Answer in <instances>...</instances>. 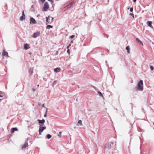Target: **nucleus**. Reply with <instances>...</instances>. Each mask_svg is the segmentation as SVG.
Listing matches in <instances>:
<instances>
[{"instance_id":"1","label":"nucleus","mask_w":154,"mask_h":154,"mask_svg":"<svg viewBox=\"0 0 154 154\" xmlns=\"http://www.w3.org/2000/svg\"><path fill=\"white\" fill-rule=\"evenodd\" d=\"M137 88V89L140 91H142L143 90V82L142 80H140L138 82Z\"/></svg>"},{"instance_id":"2","label":"nucleus","mask_w":154,"mask_h":154,"mask_svg":"<svg viewBox=\"0 0 154 154\" xmlns=\"http://www.w3.org/2000/svg\"><path fill=\"white\" fill-rule=\"evenodd\" d=\"M113 143L112 142L108 143L106 144V148L108 150L111 149L113 147Z\"/></svg>"},{"instance_id":"3","label":"nucleus","mask_w":154,"mask_h":154,"mask_svg":"<svg viewBox=\"0 0 154 154\" xmlns=\"http://www.w3.org/2000/svg\"><path fill=\"white\" fill-rule=\"evenodd\" d=\"M46 128V127L45 126H42L41 125H39V135H40L42 132Z\"/></svg>"},{"instance_id":"4","label":"nucleus","mask_w":154,"mask_h":154,"mask_svg":"<svg viewBox=\"0 0 154 154\" xmlns=\"http://www.w3.org/2000/svg\"><path fill=\"white\" fill-rule=\"evenodd\" d=\"M49 8V5L47 2L45 3L44 8L42 11H46Z\"/></svg>"},{"instance_id":"5","label":"nucleus","mask_w":154,"mask_h":154,"mask_svg":"<svg viewBox=\"0 0 154 154\" xmlns=\"http://www.w3.org/2000/svg\"><path fill=\"white\" fill-rule=\"evenodd\" d=\"M40 32L39 31H37L33 33L32 37L34 38H35L40 35Z\"/></svg>"},{"instance_id":"6","label":"nucleus","mask_w":154,"mask_h":154,"mask_svg":"<svg viewBox=\"0 0 154 154\" xmlns=\"http://www.w3.org/2000/svg\"><path fill=\"white\" fill-rule=\"evenodd\" d=\"M30 22L31 24H35L36 22L35 20L32 17H31L30 19Z\"/></svg>"},{"instance_id":"7","label":"nucleus","mask_w":154,"mask_h":154,"mask_svg":"<svg viewBox=\"0 0 154 154\" xmlns=\"http://www.w3.org/2000/svg\"><path fill=\"white\" fill-rule=\"evenodd\" d=\"M146 24L147 25L151 28H152L153 27L152 25V22L150 21H148L146 22Z\"/></svg>"},{"instance_id":"8","label":"nucleus","mask_w":154,"mask_h":154,"mask_svg":"<svg viewBox=\"0 0 154 154\" xmlns=\"http://www.w3.org/2000/svg\"><path fill=\"white\" fill-rule=\"evenodd\" d=\"M24 49L25 50H27L29 49L30 48L29 45L27 44H26L24 45Z\"/></svg>"},{"instance_id":"9","label":"nucleus","mask_w":154,"mask_h":154,"mask_svg":"<svg viewBox=\"0 0 154 154\" xmlns=\"http://www.w3.org/2000/svg\"><path fill=\"white\" fill-rule=\"evenodd\" d=\"M28 146V144L26 142L23 145H22V149H23L25 148Z\"/></svg>"},{"instance_id":"10","label":"nucleus","mask_w":154,"mask_h":154,"mask_svg":"<svg viewBox=\"0 0 154 154\" xmlns=\"http://www.w3.org/2000/svg\"><path fill=\"white\" fill-rule=\"evenodd\" d=\"M38 121L39 124H44L45 122V120L44 119H42V120L38 119Z\"/></svg>"},{"instance_id":"11","label":"nucleus","mask_w":154,"mask_h":154,"mask_svg":"<svg viewBox=\"0 0 154 154\" xmlns=\"http://www.w3.org/2000/svg\"><path fill=\"white\" fill-rule=\"evenodd\" d=\"M60 68H57L54 69V71L56 72L57 73L60 72Z\"/></svg>"},{"instance_id":"12","label":"nucleus","mask_w":154,"mask_h":154,"mask_svg":"<svg viewBox=\"0 0 154 154\" xmlns=\"http://www.w3.org/2000/svg\"><path fill=\"white\" fill-rule=\"evenodd\" d=\"M78 126H81L82 125V121L81 120H79L77 124Z\"/></svg>"},{"instance_id":"13","label":"nucleus","mask_w":154,"mask_h":154,"mask_svg":"<svg viewBox=\"0 0 154 154\" xmlns=\"http://www.w3.org/2000/svg\"><path fill=\"white\" fill-rule=\"evenodd\" d=\"M17 129L16 128H13L11 129V133H13L14 132V131H17Z\"/></svg>"},{"instance_id":"14","label":"nucleus","mask_w":154,"mask_h":154,"mask_svg":"<svg viewBox=\"0 0 154 154\" xmlns=\"http://www.w3.org/2000/svg\"><path fill=\"white\" fill-rule=\"evenodd\" d=\"M2 55L3 56H4L6 57L8 56V53L6 51H5L4 50L3 51V52L2 53Z\"/></svg>"},{"instance_id":"15","label":"nucleus","mask_w":154,"mask_h":154,"mask_svg":"<svg viewBox=\"0 0 154 154\" xmlns=\"http://www.w3.org/2000/svg\"><path fill=\"white\" fill-rule=\"evenodd\" d=\"M50 17L49 16H48V17H46V22L47 23H49L50 22Z\"/></svg>"},{"instance_id":"16","label":"nucleus","mask_w":154,"mask_h":154,"mask_svg":"<svg viewBox=\"0 0 154 154\" xmlns=\"http://www.w3.org/2000/svg\"><path fill=\"white\" fill-rule=\"evenodd\" d=\"M126 49L127 50V52L128 54L130 53V48L129 46H127L126 48Z\"/></svg>"},{"instance_id":"17","label":"nucleus","mask_w":154,"mask_h":154,"mask_svg":"<svg viewBox=\"0 0 154 154\" xmlns=\"http://www.w3.org/2000/svg\"><path fill=\"white\" fill-rule=\"evenodd\" d=\"M136 41L137 42H138L140 43V44L142 45V46H143V44L142 42L140 41L138 38H137L136 39Z\"/></svg>"},{"instance_id":"18","label":"nucleus","mask_w":154,"mask_h":154,"mask_svg":"<svg viewBox=\"0 0 154 154\" xmlns=\"http://www.w3.org/2000/svg\"><path fill=\"white\" fill-rule=\"evenodd\" d=\"M25 18V16H21L20 17V20L21 21L23 20Z\"/></svg>"},{"instance_id":"19","label":"nucleus","mask_w":154,"mask_h":154,"mask_svg":"<svg viewBox=\"0 0 154 154\" xmlns=\"http://www.w3.org/2000/svg\"><path fill=\"white\" fill-rule=\"evenodd\" d=\"M53 27V26L50 25H48L46 26V28L48 29H49L50 28H52Z\"/></svg>"},{"instance_id":"20","label":"nucleus","mask_w":154,"mask_h":154,"mask_svg":"<svg viewBox=\"0 0 154 154\" xmlns=\"http://www.w3.org/2000/svg\"><path fill=\"white\" fill-rule=\"evenodd\" d=\"M51 137V136L49 134H48L47 135V137L48 139L50 138Z\"/></svg>"},{"instance_id":"21","label":"nucleus","mask_w":154,"mask_h":154,"mask_svg":"<svg viewBox=\"0 0 154 154\" xmlns=\"http://www.w3.org/2000/svg\"><path fill=\"white\" fill-rule=\"evenodd\" d=\"M130 9V11H131V12H132L133 11V8H128V9Z\"/></svg>"},{"instance_id":"22","label":"nucleus","mask_w":154,"mask_h":154,"mask_svg":"<svg viewBox=\"0 0 154 154\" xmlns=\"http://www.w3.org/2000/svg\"><path fill=\"white\" fill-rule=\"evenodd\" d=\"M98 94H99L100 96L103 97V95H102V93L100 92L99 91L98 92Z\"/></svg>"},{"instance_id":"23","label":"nucleus","mask_w":154,"mask_h":154,"mask_svg":"<svg viewBox=\"0 0 154 154\" xmlns=\"http://www.w3.org/2000/svg\"><path fill=\"white\" fill-rule=\"evenodd\" d=\"M73 3L72 2L70 3V4L68 5H67V7L69 6V7H70L71 5L73 4Z\"/></svg>"},{"instance_id":"24","label":"nucleus","mask_w":154,"mask_h":154,"mask_svg":"<svg viewBox=\"0 0 154 154\" xmlns=\"http://www.w3.org/2000/svg\"><path fill=\"white\" fill-rule=\"evenodd\" d=\"M150 68L151 70H152L154 69L153 67L152 66H150Z\"/></svg>"},{"instance_id":"25","label":"nucleus","mask_w":154,"mask_h":154,"mask_svg":"<svg viewBox=\"0 0 154 154\" xmlns=\"http://www.w3.org/2000/svg\"><path fill=\"white\" fill-rule=\"evenodd\" d=\"M74 37H75V35H72L70 36V38H74Z\"/></svg>"},{"instance_id":"26","label":"nucleus","mask_w":154,"mask_h":154,"mask_svg":"<svg viewBox=\"0 0 154 154\" xmlns=\"http://www.w3.org/2000/svg\"><path fill=\"white\" fill-rule=\"evenodd\" d=\"M130 15L131 16L133 17V18L134 19V14H133L131 13L130 14Z\"/></svg>"},{"instance_id":"27","label":"nucleus","mask_w":154,"mask_h":154,"mask_svg":"<svg viewBox=\"0 0 154 154\" xmlns=\"http://www.w3.org/2000/svg\"><path fill=\"white\" fill-rule=\"evenodd\" d=\"M45 109H46V111H45V114H47V112H48V109L47 108H45Z\"/></svg>"},{"instance_id":"28","label":"nucleus","mask_w":154,"mask_h":154,"mask_svg":"<svg viewBox=\"0 0 154 154\" xmlns=\"http://www.w3.org/2000/svg\"><path fill=\"white\" fill-rule=\"evenodd\" d=\"M22 13H23L22 16H25V15L24 14V11H23Z\"/></svg>"},{"instance_id":"29","label":"nucleus","mask_w":154,"mask_h":154,"mask_svg":"<svg viewBox=\"0 0 154 154\" xmlns=\"http://www.w3.org/2000/svg\"><path fill=\"white\" fill-rule=\"evenodd\" d=\"M50 2H51V3H52L53 2V1L52 0H48Z\"/></svg>"},{"instance_id":"30","label":"nucleus","mask_w":154,"mask_h":154,"mask_svg":"<svg viewBox=\"0 0 154 154\" xmlns=\"http://www.w3.org/2000/svg\"><path fill=\"white\" fill-rule=\"evenodd\" d=\"M45 0H41V2H42V3H44V2H45Z\"/></svg>"},{"instance_id":"31","label":"nucleus","mask_w":154,"mask_h":154,"mask_svg":"<svg viewBox=\"0 0 154 154\" xmlns=\"http://www.w3.org/2000/svg\"><path fill=\"white\" fill-rule=\"evenodd\" d=\"M42 106L43 107H44V108H45H45H46L45 107V105H44V104H43V105H42Z\"/></svg>"},{"instance_id":"32","label":"nucleus","mask_w":154,"mask_h":154,"mask_svg":"<svg viewBox=\"0 0 154 154\" xmlns=\"http://www.w3.org/2000/svg\"><path fill=\"white\" fill-rule=\"evenodd\" d=\"M46 116H47V114L45 113V115H44V117H46Z\"/></svg>"},{"instance_id":"33","label":"nucleus","mask_w":154,"mask_h":154,"mask_svg":"<svg viewBox=\"0 0 154 154\" xmlns=\"http://www.w3.org/2000/svg\"><path fill=\"white\" fill-rule=\"evenodd\" d=\"M71 45V43L69 45V46H68L67 47V48H69V47Z\"/></svg>"},{"instance_id":"34","label":"nucleus","mask_w":154,"mask_h":154,"mask_svg":"<svg viewBox=\"0 0 154 154\" xmlns=\"http://www.w3.org/2000/svg\"><path fill=\"white\" fill-rule=\"evenodd\" d=\"M67 49H67V52L68 54H69V49H68V48H67Z\"/></svg>"},{"instance_id":"35","label":"nucleus","mask_w":154,"mask_h":154,"mask_svg":"<svg viewBox=\"0 0 154 154\" xmlns=\"http://www.w3.org/2000/svg\"><path fill=\"white\" fill-rule=\"evenodd\" d=\"M39 16H40V14H38V15H37V17H39Z\"/></svg>"},{"instance_id":"36","label":"nucleus","mask_w":154,"mask_h":154,"mask_svg":"<svg viewBox=\"0 0 154 154\" xmlns=\"http://www.w3.org/2000/svg\"><path fill=\"white\" fill-rule=\"evenodd\" d=\"M56 82V81H55L54 82V84Z\"/></svg>"},{"instance_id":"37","label":"nucleus","mask_w":154,"mask_h":154,"mask_svg":"<svg viewBox=\"0 0 154 154\" xmlns=\"http://www.w3.org/2000/svg\"><path fill=\"white\" fill-rule=\"evenodd\" d=\"M137 0H133V2H135Z\"/></svg>"},{"instance_id":"38","label":"nucleus","mask_w":154,"mask_h":154,"mask_svg":"<svg viewBox=\"0 0 154 154\" xmlns=\"http://www.w3.org/2000/svg\"><path fill=\"white\" fill-rule=\"evenodd\" d=\"M54 19V18L52 17H51V20H53Z\"/></svg>"},{"instance_id":"39","label":"nucleus","mask_w":154,"mask_h":154,"mask_svg":"<svg viewBox=\"0 0 154 154\" xmlns=\"http://www.w3.org/2000/svg\"><path fill=\"white\" fill-rule=\"evenodd\" d=\"M73 43V41H72L71 42V43Z\"/></svg>"},{"instance_id":"40","label":"nucleus","mask_w":154,"mask_h":154,"mask_svg":"<svg viewBox=\"0 0 154 154\" xmlns=\"http://www.w3.org/2000/svg\"><path fill=\"white\" fill-rule=\"evenodd\" d=\"M2 96L0 95V97H2Z\"/></svg>"},{"instance_id":"41","label":"nucleus","mask_w":154,"mask_h":154,"mask_svg":"<svg viewBox=\"0 0 154 154\" xmlns=\"http://www.w3.org/2000/svg\"><path fill=\"white\" fill-rule=\"evenodd\" d=\"M1 101V99H0V102Z\"/></svg>"}]
</instances>
